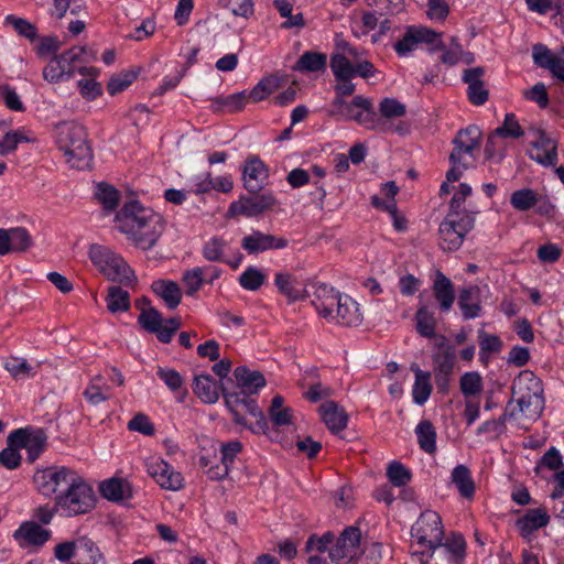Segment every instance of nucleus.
Here are the masks:
<instances>
[{
    "mask_svg": "<svg viewBox=\"0 0 564 564\" xmlns=\"http://www.w3.org/2000/svg\"><path fill=\"white\" fill-rule=\"evenodd\" d=\"M411 534L417 543L434 551L440 547L444 538V530L440 514L432 510L421 513L411 529Z\"/></svg>",
    "mask_w": 564,
    "mask_h": 564,
    "instance_id": "nucleus-10",
    "label": "nucleus"
},
{
    "mask_svg": "<svg viewBox=\"0 0 564 564\" xmlns=\"http://www.w3.org/2000/svg\"><path fill=\"white\" fill-rule=\"evenodd\" d=\"M432 293L442 312L447 313L452 310L455 302L454 284L451 279L438 270L432 284Z\"/></svg>",
    "mask_w": 564,
    "mask_h": 564,
    "instance_id": "nucleus-23",
    "label": "nucleus"
},
{
    "mask_svg": "<svg viewBox=\"0 0 564 564\" xmlns=\"http://www.w3.org/2000/svg\"><path fill=\"white\" fill-rule=\"evenodd\" d=\"M96 59V53L85 46H74L61 55H55L43 69V77L48 83H58L73 77L76 63H88Z\"/></svg>",
    "mask_w": 564,
    "mask_h": 564,
    "instance_id": "nucleus-6",
    "label": "nucleus"
},
{
    "mask_svg": "<svg viewBox=\"0 0 564 564\" xmlns=\"http://www.w3.org/2000/svg\"><path fill=\"white\" fill-rule=\"evenodd\" d=\"M279 87V78L276 76H268L262 78L248 94L249 99L253 102L261 101L270 96Z\"/></svg>",
    "mask_w": 564,
    "mask_h": 564,
    "instance_id": "nucleus-46",
    "label": "nucleus"
},
{
    "mask_svg": "<svg viewBox=\"0 0 564 564\" xmlns=\"http://www.w3.org/2000/svg\"><path fill=\"white\" fill-rule=\"evenodd\" d=\"M459 387L465 397L479 394L482 391V378L476 371L465 372L460 377Z\"/></svg>",
    "mask_w": 564,
    "mask_h": 564,
    "instance_id": "nucleus-51",
    "label": "nucleus"
},
{
    "mask_svg": "<svg viewBox=\"0 0 564 564\" xmlns=\"http://www.w3.org/2000/svg\"><path fill=\"white\" fill-rule=\"evenodd\" d=\"M85 549V558L70 564H107L106 557L96 543L85 542L82 544Z\"/></svg>",
    "mask_w": 564,
    "mask_h": 564,
    "instance_id": "nucleus-64",
    "label": "nucleus"
},
{
    "mask_svg": "<svg viewBox=\"0 0 564 564\" xmlns=\"http://www.w3.org/2000/svg\"><path fill=\"white\" fill-rule=\"evenodd\" d=\"M138 323L144 330L153 333L156 332L160 324L163 323V317L156 308L149 307L141 311Z\"/></svg>",
    "mask_w": 564,
    "mask_h": 564,
    "instance_id": "nucleus-57",
    "label": "nucleus"
},
{
    "mask_svg": "<svg viewBox=\"0 0 564 564\" xmlns=\"http://www.w3.org/2000/svg\"><path fill=\"white\" fill-rule=\"evenodd\" d=\"M56 142L73 169L84 170L90 166L93 152L87 142L86 131L82 126L73 123L58 126Z\"/></svg>",
    "mask_w": 564,
    "mask_h": 564,
    "instance_id": "nucleus-3",
    "label": "nucleus"
},
{
    "mask_svg": "<svg viewBox=\"0 0 564 564\" xmlns=\"http://www.w3.org/2000/svg\"><path fill=\"white\" fill-rule=\"evenodd\" d=\"M242 178L245 188L250 194H257L267 185L269 170L258 156L251 155L246 160Z\"/></svg>",
    "mask_w": 564,
    "mask_h": 564,
    "instance_id": "nucleus-17",
    "label": "nucleus"
},
{
    "mask_svg": "<svg viewBox=\"0 0 564 564\" xmlns=\"http://www.w3.org/2000/svg\"><path fill=\"white\" fill-rule=\"evenodd\" d=\"M328 321L336 322L341 326L357 327L362 323V313L359 304L354 299L347 294H341L336 302V314Z\"/></svg>",
    "mask_w": 564,
    "mask_h": 564,
    "instance_id": "nucleus-20",
    "label": "nucleus"
},
{
    "mask_svg": "<svg viewBox=\"0 0 564 564\" xmlns=\"http://www.w3.org/2000/svg\"><path fill=\"white\" fill-rule=\"evenodd\" d=\"M10 237V253L11 252H25L32 246V237L29 231L23 227H15L9 229Z\"/></svg>",
    "mask_w": 564,
    "mask_h": 564,
    "instance_id": "nucleus-49",
    "label": "nucleus"
},
{
    "mask_svg": "<svg viewBox=\"0 0 564 564\" xmlns=\"http://www.w3.org/2000/svg\"><path fill=\"white\" fill-rule=\"evenodd\" d=\"M416 330L425 338L435 336L436 318L433 311L426 305H421L415 314Z\"/></svg>",
    "mask_w": 564,
    "mask_h": 564,
    "instance_id": "nucleus-37",
    "label": "nucleus"
},
{
    "mask_svg": "<svg viewBox=\"0 0 564 564\" xmlns=\"http://www.w3.org/2000/svg\"><path fill=\"white\" fill-rule=\"evenodd\" d=\"M110 387L105 382L104 377L95 376L84 391L85 399L93 405L109 399Z\"/></svg>",
    "mask_w": 564,
    "mask_h": 564,
    "instance_id": "nucleus-34",
    "label": "nucleus"
},
{
    "mask_svg": "<svg viewBox=\"0 0 564 564\" xmlns=\"http://www.w3.org/2000/svg\"><path fill=\"white\" fill-rule=\"evenodd\" d=\"M379 111L384 118L403 117L406 112L405 106L394 98H383L379 105Z\"/></svg>",
    "mask_w": 564,
    "mask_h": 564,
    "instance_id": "nucleus-62",
    "label": "nucleus"
},
{
    "mask_svg": "<svg viewBox=\"0 0 564 564\" xmlns=\"http://www.w3.org/2000/svg\"><path fill=\"white\" fill-rule=\"evenodd\" d=\"M85 542L95 543L87 536H80L75 541H66L57 544L54 549V555L57 560L66 562L73 558L76 555V551H78L82 558H85V549L82 545Z\"/></svg>",
    "mask_w": 564,
    "mask_h": 564,
    "instance_id": "nucleus-36",
    "label": "nucleus"
},
{
    "mask_svg": "<svg viewBox=\"0 0 564 564\" xmlns=\"http://www.w3.org/2000/svg\"><path fill=\"white\" fill-rule=\"evenodd\" d=\"M265 275L257 268H247L239 276L240 285L248 291H257L264 283Z\"/></svg>",
    "mask_w": 564,
    "mask_h": 564,
    "instance_id": "nucleus-53",
    "label": "nucleus"
},
{
    "mask_svg": "<svg viewBox=\"0 0 564 564\" xmlns=\"http://www.w3.org/2000/svg\"><path fill=\"white\" fill-rule=\"evenodd\" d=\"M193 391L204 403H215L219 398L218 383L208 375H198L194 378Z\"/></svg>",
    "mask_w": 564,
    "mask_h": 564,
    "instance_id": "nucleus-31",
    "label": "nucleus"
},
{
    "mask_svg": "<svg viewBox=\"0 0 564 564\" xmlns=\"http://www.w3.org/2000/svg\"><path fill=\"white\" fill-rule=\"evenodd\" d=\"M369 4L379 15H393L404 10V0H371Z\"/></svg>",
    "mask_w": 564,
    "mask_h": 564,
    "instance_id": "nucleus-61",
    "label": "nucleus"
},
{
    "mask_svg": "<svg viewBox=\"0 0 564 564\" xmlns=\"http://www.w3.org/2000/svg\"><path fill=\"white\" fill-rule=\"evenodd\" d=\"M29 139L21 131H10L0 140V155H8L15 151L21 142H28Z\"/></svg>",
    "mask_w": 564,
    "mask_h": 564,
    "instance_id": "nucleus-63",
    "label": "nucleus"
},
{
    "mask_svg": "<svg viewBox=\"0 0 564 564\" xmlns=\"http://www.w3.org/2000/svg\"><path fill=\"white\" fill-rule=\"evenodd\" d=\"M326 61V54L307 51L300 56V58L293 66V69L302 73L325 70Z\"/></svg>",
    "mask_w": 564,
    "mask_h": 564,
    "instance_id": "nucleus-33",
    "label": "nucleus"
},
{
    "mask_svg": "<svg viewBox=\"0 0 564 564\" xmlns=\"http://www.w3.org/2000/svg\"><path fill=\"white\" fill-rule=\"evenodd\" d=\"M100 492L109 501L119 502L132 497V488L129 481L122 478H110L100 485Z\"/></svg>",
    "mask_w": 564,
    "mask_h": 564,
    "instance_id": "nucleus-30",
    "label": "nucleus"
},
{
    "mask_svg": "<svg viewBox=\"0 0 564 564\" xmlns=\"http://www.w3.org/2000/svg\"><path fill=\"white\" fill-rule=\"evenodd\" d=\"M532 57L534 64L541 68H545L552 72L553 68L558 67L557 62L560 57L554 55L552 51L544 44L539 43L533 45Z\"/></svg>",
    "mask_w": 564,
    "mask_h": 564,
    "instance_id": "nucleus-44",
    "label": "nucleus"
},
{
    "mask_svg": "<svg viewBox=\"0 0 564 564\" xmlns=\"http://www.w3.org/2000/svg\"><path fill=\"white\" fill-rule=\"evenodd\" d=\"M417 44L414 26H408L404 35L393 44V48L399 56H406L416 48Z\"/></svg>",
    "mask_w": 564,
    "mask_h": 564,
    "instance_id": "nucleus-59",
    "label": "nucleus"
},
{
    "mask_svg": "<svg viewBox=\"0 0 564 564\" xmlns=\"http://www.w3.org/2000/svg\"><path fill=\"white\" fill-rule=\"evenodd\" d=\"M538 202L539 195L531 188L517 189L510 196V204L518 212H527Z\"/></svg>",
    "mask_w": 564,
    "mask_h": 564,
    "instance_id": "nucleus-43",
    "label": "nucleus"
},
{
    "mask_svg": "<svg viewBox=\"0 0 564 564\" xmlns=\"http://www.w3.org/2000/svg\"><path fill=\"white\" fill-rule=\"evenodd\" d=\"M479 358L482 362H486L489 357V354L500 351L502 347V341L496 335L479 332Z\"/></svg>",
    "mask_w": 564,
    "mask_h": 564,
    "instance_id": "nucleus-52",
    "label": "nucleus"
},
{
    "mask_svg": "<svg viewBox=\"0 0 564 564\" xmlns=\"http://www.w3.org/2000/svg\"><path fill=\"white\" fill-rule=\"evenodd\" d=\"M448 218L454 219L458 230L467 235L475 226V213L468 210L449 209Z\"/></svg>",
    "mask_w": 564,
    "mask_h": 564,
    "instance_id": "nucleus-60",
    "label": "nucleus"
},
{
    "mask_svg": "<svg viewBox=\"0 0 564 564\" xmlns=\"http://www.w3.org/2000/svg\"><path fill=\"white\" fill-rule=\"evenodd\" d=\"M481 130L477 126L460 129L453 140L449 155L452 167L446 173L448 182H456L476 160L475 152L480 148Z\"/></svg>",
    "mask_w": 564,
    "mask_h": 564,
    "instance_id": "nucleus-4",
    "label": "nucleus"
},
{
    "mask_svg": "<svg viewBox=\"0 0 564 564\" xmlns=\"http://www.w3.org/2000/svg\"><path fill=\"white\" fill-rule=\"evenodd\" d=\"M96 496L86 480L77 475L63 496H58L56 506L64 509L68 516H78L95 508Z\"/></svg>",
    "mask_w": 564,
    "mask_h": 564,
    "instance_id": "nucleus-7",
    "label": "nucleus"
},
{
    "mask_svg": "<svg viewBox=\"0 0 564 564\" xmlns=\"http://www.w3.org/2000/svg\"><path fill=\"white\" fill-rule=\"evenodd\" d=\"M148 474L164 489L177 490L182 487V476L163 459L147 463Z\"/></svg>",
    "mask_w": 564,
    "mask_h": 564,
    "instance_id": "nucleus-18",
    "label": "nucleus"
},
{
    "mask_svg": "<svg viewBox=\"0 0 564 564\" xmlns=\"http://www.w3.org/2000/svg\"><path fill=\"white\" fill-rule=\"evenodd\" d=\"M432 390L431 373L429 371L417 372L412 390L413 401L419 405L424 404L430 398Z\"/></svg>",
    "mask_w": 564,
    "mask_h": 564,
    "instance_id": "nucleus-42",
    "label": "nucleus"
},
{
    "mask_svg": "<svg viewBox=\"0 0 564 564\" xmlns=\"http://www.w3.org/2000/svg\"><path fill=\"white\" fill-rule=\"evenodd\" d=\"M284 399L282 395H275L269 409V416L275 426H284L292 424V409L284 408Z\"/></svg>",
    "mask_w": 564,
    "mask_h": 564,
    "instance_id": "nucleus-39",
    "label": "nucleus"
},
{
    "mask_svg": "<svg viewBox=\"0 0 564 564\" xmlns=\"http://www.w3.org/2000/svg\"><path fill=\"white\" fill-rule=\"evenodd\" d=\"M511 399L506 405V415L538 420L544 410L543 384L530 370H523L513 380Z\"/></svg>",
    "mask_w": 564,
    "mask_h": 564,
    "instance_id": "nucleus-2",
    "label": "nucleus"
},
{
    "mask_svg": "<svg viewBox=\"0 0 564 564\" xmlns=\"http://www.w3.org/2000/svg\"><path fill=\"white\" fill-rule=\"evenodd\" d=\"M274 285L279 293L285 296L289 302H297L306 297V292L299 288L296 278L290 272H276L274 275Z\"/></svg>",
    "mask_w": 564,
    "mask_h": 564,
    "instance_id": "nucleus-27",
    "label": "nucleus"
},
{
    "mask_svg": "<svg viewBox=\"0 0 564 564\" xmlns=\"http://www.w3.org/2000/svg\"><path fill=\"white\" fill-rule=\"evenodd\" d=\"M288 246L289 240L286 238L265 234L260 230H253L241 240V248L249 254L284 249Z\"/></svg>",
    "mask_w": 564,
    "mask_h": 564,
    "instance_id": "nucleus-16",
    "label": "nucleus"
},
{
    "mask_svg": "<svg viewBox=\"0 0 564 564\" xmlns=\"http://www.w3.org/2000/svg\"><path fill=\"white\" fill-rule=\"evenodd\" d=\"M355 64L345 54H335L330 58V69L336 79L354 78Z\"/></svg>",
    "mask_w": 564,
    "mask_h": 564,
    "instance_id": "nucleus-47",
    "label": "nucleus"
},
{
    "mask_svg": "<svg viewBox=\"0 0 564 564\" xmlns=\"http://www.w3.org/2000/svg\"><path fill=\"white\" fill-rule=\"evenodd\" d=\"M432 362L436 387L440 392L447 393L456 362V350L433 351Z\"/></svg>",
    "mask_w": 564,
    "mask_h": 564,
    "instance_id": "nucleus-15",
    "label": "nucleus"
},
{
    "mask_svg": "<svg viewBox=\"0 0 564 564\" xmlns=\"http://www.w3.org/2000/svg\"><path fill=\"white\" fill-rule=\"evenodd\" d=\"M77 475L78 473L72 468L51 466L36 470L33 480L41 495L45 497L55 496V501L57 502L58 496L64 495Z\"/></svg>",
    "mask_w": 564,
    "mask_h": 564,
    "instance_id": "nucleus-8",
    "label": "nucleus"
},
{
    "mask_svg": "<svg viewBox=\"0 0 564 564\" xmlns=\"http://www.w3.org/2000/svg\"><path fill=\"white\" fill-rule=\"evenodd\" d=\"M278 205V199L272 192H259L257 194L242 195L230 204L228 217L245 216L247 218L258 217Z\"/></svg>",
    "mask_w": 564,
    "mask_h": 564,
    "instance_id": "nucleus-11",
    "label": "nucleus"
},
{
    "mask_svg": "<svg viewBox=\"0 0 564 564\" xmlns=\"http://www.w3.org/2000/svg\"><path fill=\"white\" fill-rule=\"evenodd\" d=\"M449 554V561L455 564L464 562L466 556V542L462 534L453 533L445 543L440 545Z\"/></svg>",
    "mask_w": 564,
    "mask_h": 564,
    "instance_id": "nucleus-41",
    "label": "nucleus"
},
{
    "mask_svg": "<svg viewBox=\"0 0 564 564\" xmlns=\"http://www.w3.org/2000/svg\"><path fill=\"white\" fill-rule=\"evenodd\" d=\"M414 32L417 37V43L433 44L430 48L431 52L444 50V43L441 40L442 33H437L426 26H414Z\"/></svg>",
    "mask_w": 564,
    "mask_h": 564,
    "instance_id": "nucleus-55",
    "label": "nucleus"
},
{
    "mask_svg": "<svg viewBox=\"0 0 564 564\" xmlns=\"http://www.w3.org/2000/svg\"><path fill=\"white\" fill-rule=\"evenodd\" d=\"M107 308L111 313L127 312L130 308V294L121 286H110L106 297Z\"/></svg>",
    "mask_w": 564,
    "mask_h": 564,
    "instance_id": "nucleus-38",
    "label": "nucleus"
},
{
    "mask_svg": "<svg viewBox=\"0 0 564 564\" xmlns=\"http://www.w3.org/2000/svg\"><path fill=\"white\" fill-rule=\"evenodd\" d=\"M529 132L533 138L530 158L543 166H555L558 159L557 141L540 128H531Z\"/></svg>",
    "mask_w": 564,
    "mask_h": 564,
    "instance_id": "nucleus-14",
    "label": "nucleus"
},
{
    "mask_svg": "<svg viewBox=\"0 0 564 564\" xmlns=\"http://www.w3.org/2000/svg\"><path fill=\"white\" fill-rule=\"evenodd\" d=\"M322 421L332 433H339L347 427L348 414L335 401H326L319 406Z\"/></svg>",
    "mask_w": 564,
    "mask_h": 564,
    "instance_id": "nucleus-25",
    "label": "nucleus"
},
{
    "mask_svg": "<svg viewBox=\"0 0 564 564\" xmlns=\"http://www.w3.org/2000/svg\"><path fill=\"white\" fill-rule=\"evenodd\" d=\"M118 229L137 248H153L164 231L163 217L138 200L126 203L116 215Z\"/></svg>",
    "mask_w": 564,
    "mask_h": 564,
    "instance_id": "nucleus-1",
    "label": "nucleus"
},
{
    "mask_svg": "<svg viewBox=\"0 0 564 564\" xmlns=\"http://www.w3.org/2000/svg\"><path fill=\"white\" fill-rule=\"evenodd\" d=\"M550 522V516L543 508L529 509L523 517L516 521V528L520 534L529 539L535 531L544 528Z\"/></svg>",
    "mask_w": 564,
    "mask_h": 564,
    "instance_id": "nucleus-24",
    "label": "nucleus"
},
{
    "mask_svg": "<svg viewBox=\"0 0 564 564\" xmlns=\"http://www.w3.org/2000/svg\"><path fill=\"white\" fill-rule=\"evenodd\" d=\"M495 131L496 135H500L501 138L518 139L523 135V130L516 119L514 113H507L502 126L495 129Z\"/></svg>",
    "mask_w": 564,
    "mask_h": 564,
    "instance_id": "nucleus-58",
    "label": "nucleus"
},
{
    "mask_svg": "<svg viewBox=\"0 0 564 564\" xmlns=\"http://www.w3.org/2000/svg\"><path fill=\"white\" fill-rule=\"evenodd\" d=\"M21 547L42 546L51 538V531L32 521L23 522L13 533Z\"/></svg>",
    "mask_w": 564,
    "mask_h": 564,
    "instance_id": "nucleus-21",
    "label": "nucleus"
},
{
    "mask_svg": "<svg viewBox=\"0 0 564 564\" xmlns=\"http://www.w3.org/2000/svg\"><path fill=\"white\" fill-rule=\"evenodd\" d=\"M465 237L466 235L458 230V227L454 224V219L446 216L440 224L438 245L444 251L453 252L458 250Z\"/></svg>",
    "mask_w": 564,
    "mask_h": 564,
    "instance_id": "nucleus-26",
    "label": "nucleus"
},
{
    "mask_svg": "<svg viewBox=\"0 0 564 564\" xmlns=\"http://www.w3.org/2000/svg\"><path fill=\"white\" fill-rule=\"evenodd\" d=\"M387 476L395 487L405 486L411 480V473L401 463L392 462L387 468Z\"/></svg>",
    "mask_w": 564,
    "mask_h": 564,
    "instance_id": "nucleus-56",
    "label": "nucleus"
},
{
    "mask_svg": "<svg viewBox=\"0 0 564 564\" xmlns=\"http://www.w3.org/2000/svg\"><path fill=\"white\" fill-rule=\"evenodd\" d=\"M457 305L465 321L475 319L482 315L481 290L478 285L469 284L458 292Z\"/></svg>",
    "mask_w": 564,
    "mask_h": 564,
    "instance_id": "nucleus-19",
    "label": "nucleus"
},
{
    "mask_svg": "<svg viewBox=\"0 0 564 564\" xmlns=\"http://www.w3.org/2000/svg\"><path fill=\"white\" fill-rule=\"evenodd\" d=\"M137 77L138 73L135 70H126L110 78L107 90L111 96H115L128 88Z\"/></svg>",
    "mask_w": 564,
    "mask_h": 564,
    "instance_id": "nucleus-54",
    "label": "nucleus"
},
{
    "mask_svg": "<svg viewBox=\"0 0 564 564\" xmlns=\"http://www.w3.org/2000/svg\"><path fill=\"white\" fill-rule=\"evenodd\" d=\"M333 107L335 108V112L345 120H354L369 130L378 128L379 120L370 98L361 95L355 96L351 101L335 98L333 100Z\"/></svg>",
    "mask_w": 564,
    "mask_h": 564,
    "instance_id": "nucleus-9",
    "label": "nucleus"
},
{
    "mask_svg": "<svg viewBox=\"0 0 564 564\" xmlns=\"http://www.w3.org/2000/svg\"><path fill=\"white\" fill-rule=\"evenodd\" d=\"M96 197L106 210L112 212L118 207L120 193L107 183H99Z\"/></svg>",
    "mask_w": 564,
    "mask_h": 564,
    "instance_id": "nucleus-45",
    "label": "nucleus"
},
{
    "mask_svg": "<svg viewBox=\"0 0 564 564\" xmlns=\"http://www.w3.org/2000/svg\"><path fill=\"white\" fill-rule=\"evenodd\" d=\"M452 482L457 487L462 497L470 499L475 494V482L470 470L465 465H457L451 475Z\"/></svg>",
    "mask_w": 564,
    "mask_h": 564,
    "instance_id": "nucleus-32",
    "label": "nucleus"
},
{
    "mask_svg": "<svg viewBox=\"0 0 564 564\" xmlns=\"http://www.w3.org/2000/svg\"><path fill=\"white\" fill-rule=\"evenodd\" d=\"M234 376L239 389L249 394L257 393L258 390L265 386V378L260 371H252L246 366L237 367Z\"/></svg>",
    "mask_w": 564,
    "mask_h": 564,
    "instance_id": "nucleus-29",
    "label": "nucleus"
},
{
    "mask_svg": "<svg viewBox=\"0 0 564 564\" xmlns=\"http://www.w3.org/2000/svg\"><path fill=\"white\" fill-rule=\"evenodd\" d=\"M227 246L228 243L223 237L215 236L203 245L202 254L210 262H227L225 259Z\"/></svg>",
    "mask_w": 564,
    "mask_h": 564,
    "instance_id": "nucleus-40",
    "label": "nucleus"
},
{
    "mask_svg": "<svg viewBox=\"0 0 564 564\" xmlns=\"http://www.w3.org/2000/svg\"><path fill=\"white\" fill-rule=\"evenodd\" d=\"M4 22L11 25L19 35L32 42L37 39L36 26L28 20L10 14L6 18Z\"/></svg>",
    "mask_w": 564,
    "mask_h": 564,
    "instance_id": "nucleus-50",
    "label": "nucleus"
},
{
    "mask_svg": "<svg viewBox=\"0 0 564 564\" xmlns=\"http://www.w3.org/2000/svg\"><path fill=\"white\" fill-rule=\"evenodd\" d=\"M420 448L427 454L436 452V431L429 420L421 421L415 427Z\"/></svg>",
    "mask_w": 564,
    "mask_h": 564,
    "instance_id": "nucleus-35",
    "label": "nucleus"
},
{
    "mask_svg": "<svg viewBox=\"0 0 564 564\" xmlns=\"http://www.w3.org/2000/svg\"><path fill=\"white\" fill-rule=\"evenodd\" d=\"M151 290L163 300L167 308L175 310L182 301V291L180 285L171 280H155L151 284Z\"/></svg>",
    "mask_w": 564,
    "mask_h": 564,
    "instance_id": "nucleus-28",
    "label": "nucleus"
},
{
    "mask_svg": "<svg viewBox=\"0 0 564 564\" xmlns=\"http://www.w3.org/2000/svg\"><path fill=\"white\" fill-rule=\"evenodd\" d=\"M47 435L41 430L18 429L11 432L7 442L11 445L25 448L28 452V460L33 463L36 460L46 446Z\"/></svg>",
    "mask_w": 564,
    "mask_h": 564,
    "instance_id": "nucleus-12",
    "label": "nucleus"
},
{
    "mask_svg": "<svg viewBox=\"0 0 564 564\" xmlns=\"http://www.w3.org/2000/svg\"><path fill=\"white\" fill-rule=\"evenodd\" d=\"M205 270L202 267H195L191 270H186L183 273V283L185 286V293L188 296H194L205 283L204 279Z\"/></svg>",
    "mask_w": 564,
    "mask_h": 564,
    "instance_id": "nucleus-48",
    "label": "nucleus"
},
{
    "mask_svg": "<svg viewBox=\"0 0 564 564\" xmlns=\"http://www.w3.org/2000/svg\"><path fill=\"white\" fill-rule=\"evenodd\" d=\"M88 256L106 279L130 288H133L137 283L134 271L119 253L111 249L100 245H93L89 248Z\"/></svg>",
    "mask_w": 564,
    "mask_h": 564,
    "instance_id": "nucleus-5",
    "label": "nucleus"
},
{
    "mask_svg": "<svg viewBox=\"0 0 564 564\" xmlns=\"http://www.w3.org/2000/svg\"><path fill=\"white\" fill-rule=\"evenodd\" d=\"M340 296L341 293L334 288L319 284L314 286L312 304L321 317L332 319L334 315L332 313L333 306H336V302Z\"/></svg>",
    "mask_w": 564,
    "mask_h": 564,
    "instance_id": "nucleus-22",
    "label": "nucleus"
},
{
    "mask_svg": "<svg viewBox=\"0 0 564 564\" xmlns=\"http://www.w3.org/2000/svg\"><path fill=\"white\" fill-rule=\"evenodd\" d=\"M361 532L358 527L346 528L329 549V557L337 564L350 562L358 553Z\"/></svg>",
    "mask_w": 564,
    "mask_h": 564,
    "instance_id": "nucleus-13",
    "label": "nucleus"
}]
</instances>
